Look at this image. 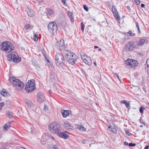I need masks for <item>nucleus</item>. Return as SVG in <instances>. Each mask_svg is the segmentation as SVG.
<instances>
[{
	"mask_svg": "<svg viewBox=\"0 0 149 149\" xmlns=\"http://www.w3.org/2000/svg\"><path fill=\"white\" fill-rule=\"evenodd\" d=\"M127 44L128 45H130L131 47H132L133 49L134 47V43L133 42H129Z\"/></svg>",
	"mask_w": 149,
	"mask_h": 149,
	"instance_id": "obj_32",
	"label": "nucleus"
},
{
	"mask_svg": "<svg viewBox=\"0 0 149 149\" xmlns=\"http://www.w3.org/2000/svg\"><path fill=\"white\" fill-rule=\"evenodd\" d=\"M31 27L30 25L29 24H27L25 26V29L26 30H27L29 29Z\"/></svg>",
	"mask_w": 149,
	"mask_h": 149,
	"instance_id": "obj_34",
	"label": "nucleus"
},
{
	"mask_svg": "<svg viewBox=\"0 0 149 149\" xmlns=\"http://www.w3.org/2000/svg\"><path fill=\"white\" fill-rule=\"evenodd\" d=\"M125 62L126 66L129 65L131 67L133 68L137 66L138 64L137 61L131 59H127L125 61Z\"/></svg>",
	"mask_w": 149,
	"mask_h": 149,
	"instance_id": "obj_9",
	"label": "nucleus"
},
{
	"mask_svg": "<svg viewBox=\"0 0 149 149\" xmlns=\"http://www.w3.org/2000/svg\"><path fill=\"white\" fill-rule=\"evenodd\" d=\"M126 107L127 108L129 107H130V104L128 102H127L126 104H125Z\"/></svg>",
	"mask_w": 149,
	"mask_h": 149,
	"instance_id": "obj_47",
	"label": "nucleus"
},
{
	"mask_svg": "<svg viewBox=\"0 0 149 149\" xmlns=\"http://www.w3.org/2000/svg\"><path fill=\"white\" fill-rule=\"evenodd\" d=\"M146 64L148 68L149 67V58L147 59L146 61Z\"/></svg>",
	"mask_w": 149,
	"mask_h": 149,
	"instance_id": "obj_44",
	"label": "nucleus"
},
{
	"mask_svg": "<svg viewBox=\"0 0 149 149\" xmlns=\"http://www.w3.org/2000/svg\"><path fill=\"white\" fill-rule=\"evenodd\" d=\"M81 29L83 31H84V28L85 27V26L84 25L83 22H82L81 23Z\"/></svg>",
	"mask_w": 149,
	"mask_h": 149,
	"instance_id": "obj_33",
	"label": "nucleus"
},
{
	"mask_svg": "<svg viewBox=\"0 0 149 149\" xmlns=\"http://www.w3.org/2000/svg\"><path fill=\"white\" fill-rule=\"evenodd\" d=\"M133 49H134L132 47L128 45L127 44L125 45V47L124 48L123 52H126L127 51V52L129 51H132Z\"/></svg>",
	"mask_w": 149,
	"mask_h": 149,
	"instance_id": "obj_15",
	"label": "nucleus"
},
{
	"mask_svg": "<svg viewBox=\"0 0 149 149\" xmlns=\"http://www.w3.org/2000/svg\"><path fill=\"white\" fill-rule=\"evenodd\" d=\"M136 26L137 28L138 31L139 32V33H140L141 32V31H140V28H139V23L137 22H136Z\"/></svg>",
	"mask_w": 149,
	"mask_h": 149,
	"instance_id": "obj_35",
	"label": "nucleus"
},
{
	"mask_svg": "<svg viewBox=\"0 0 149 149\" xmlns=\"http://www.w3.org/2000/svg\"><path fill=\"white\" fill-rule=\"evenodd\" d=\"M54 12L53 10L51 9H48L47 10V14L49 15H51L53 14Z\"/></svg>",
	"mask_w": 149,
	"mask_h": 149,
	"instance_id": "obj_25",
	"label": "nucleus"
},
{
	"mask_svg": "<svg viewBox=\"0 0 149 149\" xmlns=\"http://www.w3.org/2000/svg\"><path fill=\"white\" fill-rule=\"evenodd\" d=\"M116 75H117L116 77H117L118 79H119L120 80V79H119V77L118 76V75H117V74H116Z\"/></svg>",
	"mask_w": 149,
	"mask_h": 149,
	"instance_id": "obj_56",
	"label": "nucleus"
},
{
	"mask_svg": "<svg viewBox=\"0 0 149 149\" xmlns=\"http://www.w3.org/2000/svg\"><path fill=\"white\" fill-rule=\"evenodd\" d=\"M7 116L10 118H11L13 117V115L9 111H8L6 113Z\"/></svg>",
	"mask_w": 149,
	"mask_h": 149,
	"instance_id": "obj_30",
	"label": "nucleus"
},
{
	"mask_svg": "<svg viewBox=\"0 0 149 149\" xmlns=\"http://www.w3.org/2000/svg\"><path fill=\"white\" fill-rule=\"evenodd\" d=\"M125 132L126 133V134H127L128 136H130L132 135L130 133V132L129 131L127 130L125 131Z\"/></svg>",
	"mask_w": 149,
	"mask_h": 149,
	"instance_id": "obj_45",
	"label": "nucleus"
},
{
	"mask_svg": "<svg viewBox=\"0 0 149 149\" xmlns=\"http://www.w3.org/2000/svg\"><path fill=\"white\" fill-rule=\"evenodd\" d=\"M93 63H94V64H95V66L97 64H96V63L95 62H94Z\"/></svg>",
	"mask_w": 149,
	"mask_h": 149,
	"instance_id": "obj_59",
	"label": "nucleus"
},
{
	"mask_svg": "<svg viewBox=\"0 0 149 149\" xmlns=\"http://www.w3.org/2000/svg\"><path fill=\"white\" fill-rule=\"evenodd\" d=\"M49 78L51 79H53L55 78L54 74L52 72H50L49 74Z\"/></svg>",
	"mask_w": 149,
	"mask_h": 149,
	"instance_id": "obj_29",
	"label": "nucleus"
},
{
	"mask_svg": "<svg viewBox=\"0 0 149 149\" xmlns=\"http://www.w3.org/2000/svg\"><path fill=\"white\" fill-rule=\"evenodd\" d=\"M61 127V124L55 122H52L48 126L49 129L51 132L56 134L59 133Z\"/></svg>",
	"mask_w": 149,
	"mask_h": 149,
	"instance_id": "obj_4",
	"label": "nucleus"
},
{
	"mask_svg": "<svg viewBox=\"0 0 149 149\" xmlns=\"http://www.w3.org/2000/svg\"><path fill=\"white\" fill-rule=\"evenodd\" d=\"M70 111L68 110H62V113L63 117L64 118L68 116L70 113Z\"/></svg>",
	"mask_w": 149,
	"mask_h": 149,
	"instance_id": "obj_19",
	"label": "nucleus"
},
{
	"mask_svg": "<svg viewBox=\"0 0 149 149\" xmlns=\"http://www.w3.org/2000/svg\"><path fill=\"white\" fill-rule=\"evenodd\" d=\"M84 62L86 64H88L89 65H91L92 63L91 59L89 57L86 59Z\"/></svg>",
	"mask_w": 149,
	"mask_h": 149,
	"instance_id": "obj_21",
	"label": "nucleus"
},
{
	"mask_svg": "<svg viewBox=\"0 0 149 149\" xmlns=\"http://www.w3.org/2000/svg\"><path fill=\"white\" fill-rule=\"evenodd\" d=\"M145 4H144L142 3L141 4V7L142 8H144L145 7Z\"/></svg>",
	"mask_w": 149,
	"mask_h": 149,
	"instance_id": "obj_51",
	"label": "nucleus"
},
{
	"mask_svg": "<svg viewBox=\"0 0 149 149\" xmlns=\"http://www.w3.org/2000/svg\"><path fill=\"white\" fill-rule=\"evenodd\" d=\"M7 59L9 61L18 63L20 61L21 58L18 56L16 52H13L7 56Z\"/></svg>",
	"mask_w": 149,
	"mask_h": 149,
	"instance_id": "obj_6",
	"label": "nucleus"
},
{
	"mask_svg": "<svg viewBox=\"0 0 149 149\" xmlns=\"http://www.w3.org/2000/svg\"><path fill=\"white\" fill-rule=\"evenodd\" d=\"M10 127V125L9 123L5 124L3 127V129L4 130H7L8 128H9Z\"/></svg>",
	"mask_w": 149,
	"mask_h": 149,
	"instance_id": "obj_23",
	"label": "nucleus"
},
{
	"mask_svg": "<svg viewBox=\"0 0 149 149\" xmlns=\"http://www.w3.org/2000/svg\"><path fill=\"white\" fill-rule=\"evenodd\" d=\"M83 7L84 9L86 11H88V7L85 5H84Z\"/></svg>",
	"mask_w": 149,
	"mask_h": 149,
	"instance_id": "obj_39",
	"label": "nucleus"
},
{
	"mask_svg": "<svg viewBox=\"0 0 149 149\" xmlns=\"http://www.w3.org/2000/svg\"><path fill=\"white\" fill-rule=\"evenodd\" d=\"M49 136L50 137V138L54 140V137L53 136H52L51 135H49Z\"/></svg>",
	"mask_w": 149,
	"mask_h": 149,
	"instance_id": "obj_49",
	"label": "nucleus"
},
{
	"mask_svg": "<svg viewBox=\"0 0 149 149\" xmlns=\"http://www.w3.org/2000/svg\"><path fill=\"white\" fill-rule=\"evenodd\" d=\"M64 126L66 129H71L72 127L71 126L70 124L68 122L65 123L63 124Z\"/></svg>",
	"mask_w": 149,
	"mask_h": 149,
	"instance_id": "obj_22",
	"label": "nucleus"
},
{
	"mask_svg": "<svg viewBox=\"0 0 149 149\" xmlns=\"http://www.w3.org/2000/svg\"><path fill=\"white\" fill-rule=\"evenodd\" d=\"M140 126H141V127H142V126L141 125Z\"/></svg>",
	"mask_w": 149,
	"mask_h": 149,
	"instance_id": "obj_62",
	"label": "nucleus"
},
{
	"mask_svg": "<svg viewBox=\"0 0 149 149\" xmlns=\"http://www.w3.org/2000/svg\"><path fill=\"white\" fill-rule=\"evenodd\" d=\"M148 42V40L146 39H141L139 42H138L137 43V45L138 46H142L145 43L147 44Z\"/></svg>",
	"mask_w": 149,
	"mask_h": 149,
	"instance_id": "obj_14",
	"label": "nucleus"
},
{
	"mask_svg": "<svg viewBox=\"0 0 149 149\" xmlns=\"http://www.w3.org/2000/svg\"><path fill=\"white\" fill-rule=\"evenodd\" d=\"M112 12L115 17L117 20H120V17L118 15V12L115 6H113L112 7Z\"/></svg>",
	"mask_w": 149,
	"mask_h": 149,
	"instance_id": "obj_11",
	"label": "nucleus"
},
{
	"mask_svg": "<svg viewBox=\"0 0 149 149\" xmlns=\"http://www.w3.org/2000/svg\"><path fill=\"white\" fill-rule=\"evenodd\" d=\"M1 94L2 95L5 97H8L9 95L8 93L4 89L1 90Z\"/></svg>",
	"mask_w": 149,
	"mask_h": 149,
	"instance_id": "obj_17",
	"label": "nucleus"
},
{
	"mask_svg": "<svg viewBox=\"0 0 149 149\" xmlns=\"http://www.w3.org/2000/svg\"><path fill=\"white\" fill-rule=\"evenodd\" d=\"M55 62L57 66L59 67H63L65 64L64 56L59 53L56 54L55 56Z\"/></svg>",
	"mask_w": 149,
	"mask_h": 149,
	"instance_id": "obj_5",
	"label": "nucleus"
},
{
	"mask_svg": "<svg viewBox=\"0 0 149 149\" xmlns=\"http://www.w3.org/2000/svg\"><path fill=\"white\" fill-rule=\"evenodd\" d=\"M61 1H62V3L64 5L66 6L68 5V4L66 3L65 0H61Z\"/></svg>",
	"mask_w": 149,
	"mask_h": 149,
	"instance_id": "obj_43",
	"label": "nucleus"
},
{
	"mask_svg": "<svg viewBox=\"0 0 149 149\" xmlns=\"http://www.w3.org/2000/svg\"><path fill=\"white\" fill-rule=\"evenodd\" d=\"M38 35L35 34L33 36V38L35 41H37L38 40Z\"/></svg>",
	"mask_w": 149,
	"mask_h": 149,
	"instance_id": "obj_31",
	"label": "nucleus"
},
{
	"mask_svg": "<svg viewBox=\"0 0 149 149\" xmlns=\"http://www.w3.org/2000/svg\"><path fill=\"white\" fill-rule=\"evenodd\" d=\"M55 46L57 48L61 50H64L65 47L64 40H61L57 41L55 43Z\"/></svg>",
	"mask_w": 149,
	"mask_h": 149,
	"instance_id": "obj_10",
	"label": "nucleus"
},
{
	"mask_svg": "<svg viewBox=\"0 0 149 149\" xmlns=\"http://www.w3.org/2000/svg\"><path fill=\"white\" fill-rule=\"evenodd\" d=\"M52 149H58L59 146L58 145H55L52 147Z\"/></svg>",
	"mask_w": 149,
	"mask_h": 149,
	"instance_id": "obj_38",
	"label": "nucleus"
},
{
	"mask_svg": "<svg viewBox=\"0 0 149 149\" xmlns=\"http://www.w3.org/2000/svg\"><path fill=\"white\" fill-rule=\"evenodd\" d=\"M1 46V50L7 53L11 52L14 49L13 44L9 41L3 42L2 43Z\"/></svg>",
	"mask_w": 149,
	"mask_h": 149,
	"instance_id": "obj_3",
	"label": "nucleus"
},
{
	"mask_svg": "<svg viewBox=\"0 0 149 149\" xmlns=\"http://www.w3.org/2000/svg\"><path fill=\"white\" fill-rule=\"evenodd\" d=\"M125 34L127 36H133L135 35V33H133L132 32V31H130L129 32H125Z\"/></svg>",
	"mask_w": 149,
	"mask_h": 149,
	"instance_id": "obj_27",
	"label": "nucleus"
},
{
	"mask_svg": "<svg viewBox=\"0 0 149 149\" xmlns=\"http://www.w3.org/2000/svg\"><path fill=\"white\" fill-rule=\"evenodd\" d=\"M94 47L95 48H98V46H95Z\"/></svg>",
	"mask_w": 149,
	"mask_h": 149,
	"instance_id": "obj_57",
	"label": "nucleus"
},
{
	"mask_svg": "<svg viewBox=\"0 0 149 149\" xmlns=\"http://www.w3.org/2000/svg\"><path fill=\"white\" fill-rule=\"evenodd\" d=\"M26 103L27 104L28 107H32L33 106V103L30 101H27L26 102Z\"/></svg>",
	"mask_w": 149,
	"mask_h": 149,
	"instance_id": "obj_28",
	"label": "nucleus"
},
{
	"mask_svg": "<svg viewBox=\"0 0 149 149\" xmlns=\"http://www.w3.org/2000/svg\"><path fill=\"white\" fill-rule=\"evenodd\" d=\"M109 130L113 132L114 134H116L117 132V129L114 126H110L109 127Z\"/></svg>",
	"mask_w": 149,
	"mask_h": 149,
	"instance_id": "obj_18",
	"label": "nucleus"
},
{
	"mask_svg": "<svg viewBox=\"0 0 149 149\" xmlns=\"http://www.w3.org/2000/svg\"><path fill=\"white\" fill-rule=\"evenodd\" d=\"M48 31L51 33L54 34L56 33L58 27L56 23L55 22H49L48 25Z\"/></svg>",
	"mask_w": 149,
	"mask_h": 149,
	"instance_id": "obj_7",
	"label": "nucleus"
},
{
	"mask_svg": "<svg viewBox=\"0 0 149 149\" xmlns=\"http://www.w3.org/2000/svg\"><path fill=\"white\" fill-rule=\"evenodd\" d=\"M127 102V101L125 100H122L121 101V103L122 104H125Z\"/></svg>",
	"mask_w": 149,
	"mask_h": 149,
	"instance_id": "obj_46",
	"label": "nucleus"
},
{
	"mask_svg": "<svg viewBox=\"0 0 149 149\" xmlns=\"http://www.w3.org/2000/svg\"><path fill=\"white\" fill-rule=\"evenodd\" d=\"M136 144L135 143H129V146L130 147H134L136 146Z\"/></svg>",
	"mask_w": 149,
	"mask_h": 149,
	"instance_id": "obj_40",
	"label": "nucleus"
},
{
	"mask_svg": "<svg viewBox=\"0 0 149 149\" xmlns=\"http://www.w3.org/2000/svg\"><path fill=\"white\" fill-rule=\"evenodd\" d=\"M63 53L66 59L69 63L72 65L75 63L76 61L78 58L75 53L70 51L68 50L64 51Z\"/></svg>",
	"mask_w": 149,
	"mask_h": 149,
	"instance_id": "obj_1",
	"label": "nucleus"
},
{
	"mask_svg": "<svg viewBox=\"0 0 149 149\" xmlns=\"http://www.w3.org/2000/svg\"><path fill=\"white\" fill-rule=\"evenodd\" d=\"M35 86L34 80L31 79L26 84L25 89L27 93H31L34 90Z\"/></svg>",
	"mask_w": 149,
	"mask_h": 149,
	"instance_id": "obj_8",
	"label": "nucleus"
},
{
	"mask_svg": "<svg viewBox=\"0 0 149 149\" xmlns=\"http://www.w3.org/2000/svg\"><path fill=\"white\" fill-rule=\"evenodd\" d=\"M134 1L136 5H139L140 3V1L139 0H134Z\"/></svg>",
	"mask_w": 149,
	"mask_h": 149,
	"instance_id": "obj_37",
	"label": "nucleus"
},
{
	"mask_svg": "<svg viewBox=\"0 0 149 149\" xmlns=\"http://www.w3.org/2000/svg\"><path fill=\"white\" fill-rule=\"evenodd\" d=\"M140 121L141 123L145 124L143 122V120L141 119V118L140 120Z\"/></svg>",
	"mask_w": 149,
	"mask_h": 149,
	"instance_id": "obj_48",
	"label": "nucleus"
},
{
	"mask_svg": "<svg viewBox=\"0 0 149 149\" xmlns=\"http://www.w3.org/2000/svg\"><path fill=\"white\" fill-rule=\"evenodd\" d=\"M3 149H6L5 148H3Z\"/></svg>",
	"mask_w": 149,
	"mask_h": 149,
	"instance_id": "obj_61",
	"label": "nucleus"
},
{
	"mask_svg": "<svg viewBox=\"0 0 149 149\" xmlns=\"http://www.w3.org/2000/svg\"><path fill=\"white\" fill-rule=\"evenodd\" d=\"M98 50L99 51H101V50H102V49L101 48H99V49H98Z\"/></svg>",
	"mask_w": 149,
	"mask_h": 149,
	"instance_id": "obj_58",
	"label": "nucleus"
},
{
	"mask_svg": "<svg viewBox=\"0 0 149 149\" xmlns=\"http://www.w3.org/2000/svg\"><path fill=\"white\" fill-rule=\"evenodd\" d=\"M149 146H146L145 148L144 149H148Z\"/></svg>",
	"mask_w": 149,
	"mask_h": 149,
	"instance_id": "obj_54",
	"label": "nucleus"
},
{
	"mask_svg": "<svg viewBox=\"0 0 149 149\" xmlns=\"http://www.w3.org/2000/svg\"><path fill=\"white\" fill-rule=\"evenodd\" d=\"M129 143H128V142H127L126 141H125L124 142V144L125 145L129 146Z\"/></svg>",
	"mask_w": 149,
	"mask_h": 149,
	"instance_id": "obj_50",
	"label": "nucleus"
},
{
	"mask_svg": "<svg viewBox=\"0 0 149 149\" xmlns=\"http://www.w3.org/2000/svg\"><path fill=\"white\" fill-rule=\"evenodd\" d=\"M77 128L81 131H85L86 130V129L84 127L83 125H78L77 126Z\"/></svg>",
	"mask_w": 149,
	"mask_h": 149,
	"instance_id": "obj_24",
	"label": "nucleus"
},
{
	"mask_svg": "<svg viewBox=\"0 0 149 149\" xmlns=\"http://www.w3.org/2000/svg\"><path fill=\"white\" fill-rule=\"evenodd\" d=\"M67 134H68V133L67 131L65 132H61L60 130L59 132V133H58L57 134L62 138L66 139L67 138H68L69 136Z\"/></svg>",
	"mask_w": 149,
	"mask_h": 149,
	"instance_id": "obj_12",
	"label": "nucleus"
},
{
	"mask_svg": "<svg viewBox=\"0 0 149 149\" xmlns=\"http://www.w3.org/2000/svg\"><path fill=\"white\" fill-rule=\"evenodd\" d=\"M42 9V8H40V10H40H40H41V9Z\"/></svg>",
	"mask_w": 149,
	"mask_h": 149,
	"instance_id": "obj_60",
	"label": "nucleus"
},
{
	"mask_svg": "<svg viewBox=\"0 0 149 149\" xmlns=\"http://www.w3.org/2000/svg\"><path fill=\"white\" fill-rule=\"evenodd\" d=\"M17 149H25V148L23 147H20L19 148Z\"/></svg>",
	"mask_w": 149,
	"mask_h": 149,
	"instance_id": "obj_53",
	"label": "nucleus"
},
{
	"mask_svg": "<svg viewBox=\"0 0 149 149\" xmlns=\"http://www.w3.org/2000/svg\"><path fill=\"white\" fill-rule=\"evenodd\" d=\"M67 14L68 17H69L70 18V21L71 22H73L74 19L72 13L68 11L67 12Z\"/></svg>",
	"mask_w": 149,
	"mask_h": 149,
	"instance_id": "obj_20",
	"label": "nucleus"
},
{
	"mask_svg": "<svg viewBox=\"0 0 149 149\" xmlns=\"http://www.w3.org/2000/svg\"><path fill=\"white\" fill-rule=\"evenodd\" d=\"M145 109V108L141 107L139 109V111L141 113H143V110Z\"/></svg>",
	"mask_w": 149,
	"mask_h": 149,
	"instance_id": "obj_36",
	"label": "nucleus"
},
{
	"mask_svg": "<svg viewBox=\"0 0 149 149\" xmlns=\"http://www.w3.org/2000/svg\"><path fill=\"white\" fill-rule=\"evenodd\" d=\"M127 8L129 10H130L131 9H130V7L129 6H127Z\"/></svg>",
	"mask_w": 149,
	"mask_h": 149,
	"instance_id": "obj_55",
	"label": "nucleus"
},
{
	"mask_svg": "<svg viewBox=\"0 0 149 149\" xmlns=\"http://www.w3.org/2000/svg\"><path fill=\"white\" fill-rule=\"evenodd\" d=\"M37 98L38 101L39 102H43L45 99L44 96L41 92H39L37 94Z\"/></svg>",
	"mask_w": 149,
	"mask_h": 149,
	"instance_id": "obj_13",
	"label": "nucleus"
},
{
	"mask_svg": "<svg viewBox=\"0 0 149 149\" xmlns=\"http://www.w3.org/2000/svg\"><path fill=\"white\" fill-rule=\"evenodd\" d=\"M10 82L12 84L13 86L18 90H21L24 87L23 83L19 79H16L14 77H10L9 79Z\"/></svg>",
	"mask_w": 149,
	"mask_h": 149,
	"instance_id": "obj_2",
	"label": "nucleus"
},
{
	"mask_svg": "<svg viewBox=\"0 0 149 149\" xmlns=\"http://www.w3.org/2000/svg\"><path fill=\"white\" fill-rule=\"evenodd\" d=\"M41 13V14H42V13Z\"/></svg>",
	"mask_w": 149,
	"mask_h": 149,
	"instance_id": "obj_63",
	"label": "nucleus"
},
{
	"mask_svg": "<svg viewBox=\"0 0 149 149\" xmlns=\"http://www.w3.org/2000/svg\"><path fill=\"white\" fill-rule=\"evenodd\" d=\"M81 56L82 59L84 62L85 61L86 59L88 57V56L87 55H86L85 54H81Z\"/></svg>",
	"mask_w": 149,
	"mask_h": 149,
	"instance_id": "obj_26",
	"label": "nucleus"
},
{
	"mask_svg": "<svg viewBox=\"0 0 149 149\" xmlns=\"http://www.w3.org/2000/svg\"><path fill=\"white\" fill-rule=\"evenodd\" d=\"M46 140H45L43 139H42L41 140V143L42 144H45L46 143Z\"/></svg>",
	"mask_w": 149,
	"mask_h": 149,
	"instance_id": "obj_41",
	"label": "nucleus"
},
{
	"mask_svg": "<svg viewBox=\"0 0 149 149\" xmlns=\"http://www.w3.org/2000/svg\"><path fill=\"white\" fill-rule=\"evenodd\" d=\"M4 103L3 102H2L0 103V110H1L2 107L4 105Z\"/></svg>",
	"mask_w": 149,
	"mask_h": 149,
	"instance_id": "obj_42",
	"label": "nucleus"
},
{
	"mask_svg": "<svg viewBox=\"0 0 149 149\" xmlns=\"http://www.w3.org/2000/svg\"><path fill=\"white\" fill-rule=\"evenodd\" d=\"M28 9L27 13L29 16L30 17H33L34 15V12L33 10L29 8H27Z\"/></svg>",
	"mask_w": 149,
	"mask_h": 149,
	"instance_id": "obj_16",
	"label": "nucleus"
},
{
	"mask_svg": "<svg viewBox=\"0 0 149 149\" xmlns=\"http://www.w3.org/2000/svg\"><path fill=\"white\" fill-rule=\"evenodd\" d=\"M45 108H44V109H43V110L45 111L46 112V110H47V108H46L45 107V106L44 107Z\"/></svg>",
	"mask_w": 149,
	"mask_h": 149,
	"instance_id": "obj_52",
	"label": "nucleus"
}]
</instances>
